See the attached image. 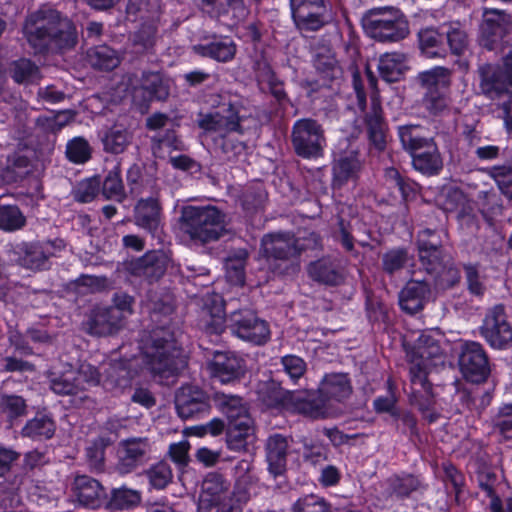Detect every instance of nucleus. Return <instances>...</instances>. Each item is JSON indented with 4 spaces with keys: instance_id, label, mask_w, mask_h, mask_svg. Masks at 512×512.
<instances>
[{
    "instance_id": "6ab92c4d",
    "label": "nucleus",
    "mask_w": 512,
    "mask_h": 512,
    "mask_svg": "<svg viewBox=\"0 0 512 512\" xmlns=\"http://www.w3.org/2000/svg\"><path fill=\"white\" fill-rule=\"evenodd\" d=\"M256 441L254 422L250 416H244L238 422L228 423L226 443L235 452H246Z\"/></svg>"
},
{
    "instance_id": "a18cd8bd",
    "label": "nucleus",
    "mask_w": 512,
    "mask_h": 512,
    "mask_svg": "<svg viewBox=\"0 0 512 512\" xmlns=\"http://www.w3.org/2000/svg\"><path fill=\"white\" fill-rule=\"evenodd\" d=\"M412 260L405 248H392L381 256L382 270L388 275H394L407 267Z\"/></svg>"
},
{
    "instance_id": "37998d69",
    "label": "nucleus",
    "mask_w": 512,
    "mask_h": 512,
    "mask_svg": "<svg viewBox=\"0 0 512 512\" xmlns=\"http://www.w3.org/2000/svg\"><path fill=\"white\" fill-rule=\"evenodd\" d=\"M9 73L18 84H32L41 77L38 66L25 58L13 61L9 66Z\"/></svg>"
},
{
    "instance_id": "2f4dec72",
    "label": "nucleus",
    "mask_w": 512,
    "mask_h": 512,
    "mask_svg": "<svg viewBox=\"0 0 512 512\" xmlns=\"http://www.w3.org/2000/svg\"><path fill=\"white\" fill-rule=\"evenodd\" d=\"M411 155L413 167L423 174H438L443 168V161L435 142Z\"/></svg>"
},
{
    "instance_id": "0e129e2a",
    "label": "nucleus",
    "mask_w": 512,
    "mask_h": 512,
    "mask_svg": "<svg viewBox=\"0 0 512 512\" xmlns=\"http://www.w3.org/2000/svg\"><path fill=\"white\" fill-rule=\"evenodd\" d=\"M293 512H331V510L324 498L310 494L295 502Z\"/></svg>"
},
{
    "instance_id": "864d4df0",
    "label": "nucleus",
    "mask_w": 512,
    "mask_h": 512,
    "mask_svg": "<svg viewBox=\"0 0 512 512\" xmlns=\"http://www.w3.org/2000/svg\"><path fill=\"white\" fill-rule=\"evenodd\" d=\"M89 60L93 67L102 70H112L120 63L116 51L106 45L92 49L89 53Z\"/></svg>"
},
{
    "instance_id": "4468645a",
    "label": "nucleus",
    "mask_w": 512,
    "mask_h": 512,
    "mask_svg": "<svg viewBox=\"0 0 512 512\" xmlns=\"http://www.w3.org/2000/svg\"><path fill=\"white\" fill-rule=\"evenodd\" d=\"M231 494L227 478L217 472L208 473L202 481L198 512H217V506Z\"/></svg>"
},
{
    "instance_id": "bb28decb",
    "label": "nucleus",
    "mask_w": 512,
    "mask_h": 512,
    "mask_svg": "<svg viewBox=\"0 0 512 512\" xmlns=\"http://www.w3.org/2000/svg\"><path fill=\"white\" fill-rule=\"evenodd\" d=\"M203 320L206 331L210 334H220L225 329L224 301L221 296L213 295L205 300Z\"/></svg>"
},
{
    "instance_id": "79ce46f5",
    "label": "nucleus",
    "mask_w": 512,
    "mask_h": 512,
    "mask_svg": "<svg viewBox=\"0 0 512 512\" xmlns=\"http://www.w3.org/2000/svg\"><path fill=\"white\" fill-rule=\"evenodd\" d=\"M405 57L400 53H386L382 55L378 63L380 76L386 82L398 81L404 69Z\"/></svg>"
},
{
    "instance_id": "c85d7f7f",
    "label": "nucleus",
    "mask_w": 512,
    "mask_h": 512,
    "mask_svg": "<svg viewBox=\"0 0 512 512\" xmlns=\"http://www.w3.org/2000/svg\"><path fill=\"white\" fill-rule=\"evenodd\" d=\"M365 124L370 142L382 150L386 143V125L382 117L381 106L376 100H372L370 111L365 116Z\"/></svg>"
},
{
    "instance_id": "774afa93",
    "label": "nucleus",
    "mask_w": 512,
    "mask_h": 512,
    "mask_svg": "<svg viewBox=\"0 0 512 512\" xmlns=\"http://www.w3.org/2000/svg\"><path fill=\"white\" fill-rule=\"evenodd\" d=\"M106 380L108 384L115 387H124L130 379V372L122 362H113L106 369Z\"/></svg>"
},
{
    "instance_id": "39448f33",
    "label": "nucleus",
    "mask_w": 512,
    "mask_h": 512,
    "mask_svg": "<svg viewBox=\"0 0 512 512\" xmlns=\"http://www.w3.org/2000/svg\"><path fill=\"white\" fill-rule=\"evenodd\" d=\"M319 396L299 404V411L313 419L334 416L336 410L331 401L343 402L352 393V386L345 373L326 374L319 386Z\"/></svg>"
},
{
    "instance_id": "f03ea898",
    "label": "nucleus",
    "mask_w": 512,
    "mask_h": 512,
    "mask_svg": "<svg viewBox=\"0 0 512 512\" xmlns=\"http://www.w3.org/2000/svg\"><path fill=\"white\" fill-rule=\"evenodd\" d=\"M249 118L240 115L239 109L229 104L221 110L202 115L198 125L206 132H214L219 135L215 143L219 146L225 159L231 161L246 154L247 145L244 141L238 140L233 133L243 136L250 126L246 125Z\"/></svg>"
},
{
    "instance_id": "20e7f679",
    "label": "nucleus",
    "mask_w": 512,
    "mask_h": 512,
    "mask_svg": "<svg viewBox=\"0 0 512 512\" xmlns=\"http://www.w3.org/2000/svg\"><path fill=\"white\" fill-rule=\"evenodd\" d=\"M180 222L192 240L203 244L218 240L225 231V215L212 205L183 207Z\"/></svg>"
},
{
    "instance_id": "f704fd0d",
    "label": "nucleus",
    "mask_w": 512,
    "mask_h": 512,
    "mask_svg": "<svg viewBox=\"0 0 512 512\" xmlns=\"http://www.w3.org/2000/svg\"><path fill=\"white\" fill-rule=\"evenodd\" d=\"M193 50L201 56L210 57L220 62H227L234 58L236 46L232 40L225 38L207 44L195 45Z\"/></svg>"
},
{
    "instance_id": "7ed1b4c3",
    "label": "nucleus",
    "mask_w": 512,
    "mask_h": 512,
    "mask_svg": "<svg viewBox=\"0 0 512 512\" xmlns=\"http://www.w3.org/2000/svg\"><path fill=\"white\" fill-rule=\"evenodd\" d=\"M141 354L147 370L161 378L175 375L186 365L173 335L163 328L152 331Z\"/></svg>"
},
{
    "instance_id": "e2e57ef3",
    "label": "nucleus",
    "mask_w": 512,
    "mask_h": 512,
    "mask_svg": "<svg viewBox=\"0 0 512 512\" xmlns=\"http://www.w3.org/2000/svg\"><path fill=\"white\" fill-rule=\"evenodd\" d=\"M267 200V193L261 184L248 188L242 195V206L248 212H255L263 208Z\"/></svg>"
},
{
    "instance_id": "c03bdc74",
    "label": "nucleus",
    "mask_w": 512,
    "mask_h": 512,
    "mask_svg": "<svg viewBox=\"0 0 512 512\" xmlns=\"http://www.w3.org/2000/svg\"><path fill=\"white\" fill-rule=\"evenodd\" d=\"M51 255L49 244H31L26 248L25 254L21 258V265L31 270L44 269Z\"/></svg>"
},
{
    "instance_id": "c9c22d12",
    "label": "nucleus",
    "mask_w": 512,
    "mask_h": 512,
    "mask_svg": "<svg viewBox=\"0 0 512 512\" xmlns=\"http://www.w3.org/2000/svg\"><path fill=\"white\" fill-rule=\"evenodd\" d=\"M388 490L397 498L409 497L414 492H423V482L412 474L393 475L387 479Z\"/></svg>"
},
{
    "instance_id": "603ef678",
    "label": "nucleus",
    "mask_w": 512,
    "mask_h": 512,
    "mask_svg": "<svg viewBox=\"0 0 512 512\" xmlns=\"http://www.w3.org/2000/svg\"><path fill=\"white\" fill-rule=\"evenodd\" d=\"M141 502V493L138 490L127 487L113 489L111 492L108 507L111 509H129Z\"/></svg>"
},
{
    "instance_id": "9b49d317",
    "label": "nucleus",
    "mask_w": 512,
    "mask_h": 512,
    "mask_svg": "<svg viewBox=\"0 0 512 512\" xmlns=\"http://www.w3.org/2000/svg\"><path fill=\"white\" fill-rule=\"evenodd\" d=\"M481 333L494 348L503 349L512 344V327L507 321L503 305L488 310L481 326Z\"/></svg>"
},
{
    "instance_id": "ddd939ff",
    "label": "nucleus",
    "mask_w": 512,
    "mask_h": 512,
    "mask_svg": "<svg viewBox=\"0 0 512 512\" xmlns=\"http://www.w3.org/2000/svg\"><path fill=\"white\" fill-rule=\"evenodd\" d=\"M152 446L147 437H132L122 440L118 446L117 469L122 474L131 473L149 459Z\"/></svg>"
},
{
    "instance_id": "aec40b11",
    "label": "nucleus",
    "mask_w": 512,
    "mask_h": 512,
    "mask_svg": "<svg viewBox=\"0 0 512 512\" xmlns=\"http://www.w3.org/2000/svg\"><path fill=\"white\" fill-rule=\"evenodd\" d=\"M442 335L438 331L427 330L418 333L413 340L408 355L412 359L427 362L428 360L441 358L443 349L441 347Z\"/></svg>"
},
{
    "instance_id": "412c9836",
    "label": "nucleus",
    "mask_w": 512,
    "mask_h": 512,
    "mask_svg": "<svg viewBox=\"0 0 512 512\" xmlns=\"http://www.w3.org/2000/svg\"><path fill=\"white\" fill-rule=\"evenodd\" d=\"M139 83V86L134 88V96L140 94L145 102L163 101L169 96L170 82L160 72H143Z\"/></svg>"
},
{
    "instance_id": "423d86ee",
    "label": "nucleus",
    "mask_w": 512,
    "mask_h": 512,
    "mask_svg": "<svg viewBox=\"0 0 512 512\" xmlns=\"http://www.w3.org/2000/svg\"><path fill=\"white\" fill-rule=\"evenodd\" d=\"M362 25L369 37L380 42H397L409 34L404 15L392 7L370 9L364 14Z\"/></svg>"
},
{
    "instance_id": "f257e3e1",
    "label": "nucleus",
    "mask_w": 512,
    "mask_h": 512,
    "mask_svg": "<svg viewBox=\"0 0 512 512\" xmlns=\"http://www.w3.org/2000/svg\"><path fill=\"white\" fill-rule=\"evenodd\" d=\"M22 30L35 53L52 48L71 49L77 43V32L72 21L48 7L29 14Z\"/></svg>"
},
{
    "instance_id": "e433bc0d",
    "label": "nucleus",
    "mask_w": 512,
    "mask_h": 512,
    "mask_svg": "<svg viewBox=\"0 0 512 512\" xmlns=\"http://www.w3.org/2000/svg\"><path fill=\"white\" fill-rule=\"evenodd\" d=\"M450 51L454 55H463L469 48V36L465 27L459 22H451L441 27Z\"/></svg>"
},
{
    "instance_id": "69168bd1",
    "label": "nucleus",
    "mask_w": 512,
    "mask_h": 512,
    "mask_svg": "<svg viewBox=\"0 0 512 512\" xmlns=\"http://www.w3.org/2000/svg\"><path fill=\"white\" fill-rule=\"evenodd\" d=\"M257 493L258 478L255 475L236 479L235 491L232 494L238 497L240 502L246 504Z\"/></svg>"
},
{
    "instance_id": "c756f323",
    "label": "nucleus",
    "mask_w": 512,
    "mask_h": 512,
    "mask_svg": "<svg viewBox=\"0 0 512 512\" xmlns=\"http://www.w3.org/2000/svg\"><path fill=\"white\" fill-rule=\"evenodd\" d=\"M309 276L326 285H338L343 281V274L338 263L330 258H322L308 267Z\"/></svg>"
},
{
    "instance_id": "dca6fc26",
    "label": "nucleus",
    "mask_w": 512,
    "mask_h": 512,
    "mask_svg": "<svg viewBox=\"0 0 512 512\" xmlns=\"http://www.w3.org/2000/svg\"><path fill=\"white\" fill-rule=\"evenodd\" d=\"M175 407L182 419L202 417L210 409L205 393L194 386H183L177 391Z\"/></svg>"
},
{
    "instance_id": "49530a36",
    "label": "nucleus",
    "mask_w": 512,
    "mask_h": 512,
    "mask_svg": "<svg viewBox=\"0 0 512 512\" xmlns=\"http://www.w3.org/2000/svg\"><path fill=\"white\" fill-rule=\"evenodd\" d=\"M50 387L56 394L69 395L79 391L76 371L71 367L61 373H50Z\"/></svg>"
},
{
    "instance_id": "8fccbe9b",
    "label": "nucleus",
    "mask_w": 512,
    "mask_h": 512,
    "mask_svg": "<svg viewBox=\"0 0 512 512\" xmlns=\"http://www.w3.org/2000/svg\"><path fill=\"white\" fill-rule=\"evenodd\" d=\"M422 106L430 115L438 116L445 114L450 108L448 91L439 89L426 91L422 99Z\"/></svg>"
},
{
    "instance_id": "9d476101",
    "label": "nucleus",
    "mask_w": 512,
    "mask_h": 512,
    "mask_svg": "<svg viewBox=\"0 0 512 512\" xmlns=\"http://www.w3.org/2000/svg\"><path fill=\"white\" fill-rule=\"evenodd\" d=\"M227 328L236 337L257 345L265 343L270 336L267 322L248 309L232 312L227 318Z\"/></svg>"
},
{
    "instance_id": "473e14b6",
    "label": "nucleus",
    "mask_w": 512,
    "mask_h": 512,
    "mask_svg": "<svg viewBox=\"0 0 512 512\" xmlns=\"http://www.w3.org/2000/svg\"><path fill=\"white\" fill-rule=\"evenodd\" d=\"M132 139L131 131L122 124H115L104 132L101 141L105 152L121 154L131 144Z\"/></svg>"
},
{
    "instance_id": "6e6552de",
    "label": "nucleus",
    "mask_w": 512,
    "mask_h": 512,
    "mask_svg": "<svg viewBox=\"0 0 512 512\" xmlns=\"http://www.w3.org/2000/svg\"><path fill=\"white\" fill-rule=\"evenodd\" d=\"M479 88L490 99H496L512 87V50L501 59L500 64L484 63L478 67Z\"/></svg>"
},
{
    "instance_id": "de8ad7c7",
    "label": "nucleus",
    "mask_w": 512,
    "mask_h": 512,
    "mask_svg": "<svg viewBox=\"0 0 512 512\" xmlns=\"http://www.w3.org/2000/svg\"><path fill=\"white\" fill-rule=\"evenodd\" d=\"M314 65L321 77L326 81H335L342 78V67L330 51L317 54Z\"/></svg>"
},
{
    "instance_id": "1a4fd4ad",
    "label": "nucleus",
    "mask_w": 512,
    "mask_h": 512,
    "mask_svg": "<svg viewBox=\"0 0 512 512\" xmlns=\"http://www.w3.org/2000/svg\"><path fill=\"white\" fill-rule=\"evenodd\" d=\"M291 140L296 154L305 159L321 156L326 144L322 126L311 118L299 119L294 123Z\"/></svg>"
},
{
    "instance_id": "680f3d73",
    "label": "nucleus",
    "mask_w": 512,
    "mask_h": 512,
    "mask_svg": "<svg viewBox=\"0 0 512 512\" xmlns=\"http://www.w3.org/2000/svg\"><path fill=\"white\" fill-rule=\"evenodd\" d=\"M103 195L107 199H121L124 194V186L120 177V166L117 164L108 172L103 182Z\"/></svg>"
},
{
    "instance_id": "f8f14e48",
    "label": "nucleus",
    "mask_w": 512,
    "mask_h": 512,
    "mask_svg": "<svg viewBox=\"0 0 512 512\" xmlns=\"http://www.w3.org/2000/svg\"><path fill=\"white\" fill-rule=\"evenodd\" d=\"M208 369L213 379L222 384L240 381L247 372L246 361L231 351H215L208 363Z\"/></svg>"
},
{
    "instance_id": "393cba45",
    "label": "nucleus",
    "mask_w": 512,
    "mask_h": 512,
    "mask_svg": "<svg viewBox=\"0 0 512 512\" xmlns=\"http://www.w3.org/2000/svg\"><path fill=\"white\" fill-rule=\"evenodd\" d=\"M88 331L95 336H107L117 332L122 323L118 318V311L115 309L97 308L95 309L88 322Z\"/></svg>"
},
{
    "instance_id": "b1692460",
    "label": "nucleus",
    "mask_w": 512,
    "mask_h": 512,
    "mask_svg": "<svg viewBox=\"0 0 512 512\" xmlns=\"http://www.w3.org/2000/svg\"><path fill=\"white\" fill-rule=\"evenodd\" d=\"M160 216L161 206L156 194L140 199L135 206V223L152 234L159 229Z\"/></svg>"
},
{
    "instance_id": "a878e982",
    "label": "nucleus",
    "mask_w": 512,
    "mask_h": 512,
    "mask_svg": "<svg viewBox=\"0 0 512 512\" xmlns=\"http://www.w3.org/2000/svg\"><path fill=\"white\" fill-rule=\"evenodd\" d=\"M398 135L403 148L410 155L431 146L434 139L428 135L427 129L420 125H404L398 129Z\"/></svg>"
},
{
    "instance_id": "a19ab883",
    "label": "nucleus",
    "mask_w": 512,
    "mask_h": 512,
    "mask_svg": "<svg viewBox=\"0 0 512 512\" xmlns=\"http://www.w3.org/2000/svg\"><path fill=\"white\" fill-rule=\"evenodd\" d=\"M418 79L426 91L434 89L448 91L451 83V71L448 68L437 66L421 72Z\"/></svg>"
},
{
    "instance_id": "4d7b16f0",
    "label": "nucleus",
    "mask_w": 512,
    "mask_h": 512,
    "mask_svg": "<svg viewBox=\"0 0 512 512\" xmlns=\"http://www.w3.org/2000/svg\"><path fill=\"white\" fill-rule=\"evenodd\" d=\"M488 174L495 181L500 192L512 200V165L493 166Z\"/></svg>"
},
{
    "instance_id": "58836bf2",
    "label": "nucleus",
    "mask_w": 512,
    "mask_h": 512,
    "mask_svg": "<svg viewBox=\"0 0 512 512\" xmlns=\"http://www.w3.org/2000/svg\"><path fill=\"white\" fill-rule=\"evenodd\" d=\"M361 164L355 153L340 157L333 165L334 183L341 186L348 180L354 179Z\"/></svg>"
},
{
    "instance_id": "5701e85b",
    "label": "nucleus",
    "mask_w": 512,
    "mask_h": 512,
    "mask_svg": "<svg viewBox=\"0 0 512 512\" xmlns=\"http://www.w3.org/2000/svg\"><path fill=\"white\" fill-rule=\"evenodd\" d=\"M268 469L275 477L282 475L287 466L289 438L281 434L271 435L266 441Z\"/></svg>"
},
{
    "instance_id": "cd10ccee",
    "label": "nucleus",
    "mask_w": 512,
    "mask_h": 512,
    "mask_svg": "<svg viewBox=\"0 0 512 512\" xmlns=\"http://www.w3.org/2000/svg\"><path fill=\"white\" fill-rule=\"evenodd\" d=\"M165 257L157 252H150L131 262V272L134 275L148 279H158L165 272Z\"/></svg>"
},
{
    "instance_id": "7c9ffc66",
    "label": "nucleus",
    "mask_w": 512,
    "mask_h": 512,
    "mask_svg": "<svg viewBox=\"0 0 512 512\" xmlns=\"http://www.w3.org/2000/svg\"><path fill=\"white\" fill-rule=\"evenodd\" d=\"M325 13L326 8L322 2V4H317V7L311 6L294 10L292 16L300 30L316 31L327 22Z\"/></svg>"
},
{
    "instance_id": "4be33fe9",
    "label": "nucleus",
    "mask_w": 512,
    "mask_h": 512,
    "mask_svg": "<svg viewBox=\"0 0 512 512\" xmlns=\"http://www.w3.org/2000/svg\"><path fill=\"white\" fill-rule=\"evenodd\" d=\"M510 18L499 10H485L484 21L481 27L482 36L485 38V46L493 49L494 45L501 41L508 32Z\"/></svg>"
},
{
    "instance_id": "09e8293b",
    "label": "nucleus",
    "mask_w": 512,
    "mask_h": 512,
    "mask_svg": "<svg viewBox=\"0 0 512 512\" xmlns=\"http://www.w3.org/2000/svg\"><path fill=\"white\" fill-rule=\"evenodd\" d=\"M442 31L434 29H425L419 33V43L422 52L429 58L443 57L445 49L442 45Z\"/></svg>"
},
{
    "instance_id": "5fc2aeb1",
    "label": "nucleus",
    "mask_w": 512,
    "mask_h": 512,
    "mask_svg": "<svg viewBox=\"0 0 512 512\" xmlns=\"http://www.w3.org/2000/svg\"><path fill=\"white\" fill-rule=\"evenodd\" d=\"M492 431L505 440L512 439V403L498 408L492 418Z\"/></svg>"
},
{
    "instance_id": "4c0bfd02",
    "label": "nucleus",
    "mask_w": 512,
    "mask_h": 512,
    "mask_svg": "<svg viewBox=\"0 0 512 512\" xmlns=\"http://www.w3.org/2000/svg\"><path fill=\"white\" fill-rule=\"evenodd\" d=\"M427 367V362L411 358L409 374L414 395L430 397L432 394V384L428 381Z\"/></svg>"
},
{
    "instance_id": "3c124183",
    "label": "nucleus",
    "mask_w": 512,
    "mask_h": 512,
    "mask_svg": "<svg viewBox=\"0 0 512 512\" xmlns=\"http://www.w3.org/2000/svg\"><path fill=\"white\" fill-rule=\"evenodd\" d=\"M434 277V289L444 291L453 288L460 281V272L455 267L452 260H448L444 265L432 273Z\"/></svg>"
},
{
    "instance_id": "bf43d9fd",
    "label": "nucleus",
    "mask_w": 512,
    "mask_h": 512,
    "mask_svg": "<svg viewBox=\"0 0 512 512\" xmlns=\"http://www.w3.org/2000/svg\"><path fill=\"white\" fill-rule=\"evenodd\" d=\"M25 217L17 206H0V229L14 231L25 224Z\"/></svg>"
},
{
    "instance_id": "72a5a7b5",
    "label": "nucleus",
    "mask_w": 512,
    "mask_h": 512,
    "mask_svg": "<svg viewBox=\"0 0 512 512\" xmlns=\"http://www.w3.org/2000/svg\"><path fill=\"white\" fill-rule=\"evenodd\" d=\"M213 401L215 406L226 415L228 423L238 422L244 416H250L243 399L239 396L215 393Z\"/></svg>"
},
{
    "instance_id": "13d9d810",
    "label": "nucleus",
    "mask_w": 512,
    "mask_h": 512,
    "mask_svg": "<svg viewBox=\"0 0 512 512\" xmlns=\"http://www.w3.org/2000/svg\"><path fill=\"white\" fill-rule=\"evenodd\" d=\"M418 252L420 262L429 274L439 270L442 265L451 259L448 254L444 253L442 248L418 249Z\"/></svg>"
},
{
    "instance_id": "a211bd4d",
    "label": "nucleus",
    "mask_w": 512,
    "mask_h": 512,
    "mask_svg": "<svg viewBox=\"0 0 512 512\" xmlns=\"http://www.w3.org/2000/svg\"><path fill=\"white\" fill-rule=\"evenodd\" d=\"M73 490L76 501L83 507L96 509L106 499V491L100 482L86 475L75 478Z\"/></svg>"
},
{
    "instance_id": "2eb2a0df",
    "label": "nucleus",
    "mask_w": 512,
    "mask_h": 512,
    "mask_svg": "<svg viewBox=\"0 0 512 512\" xmlns=\"http://www.w3.org/2000/svg\"><path fill=\"white\" fill-rule=\"evenodd\" d=\"M459 366L463 376L471 382L483 381L489 373L488 358L483 347L477 342L463 346Z\"/></svg>"
},
{
    "instance_id": "f3484780",
    "label": "nucleus",
    "mask_w": 512,
    "mask_h": 512,
    "mask_svg": "<svg viewBox=\"0 0 512 512\" xmlns=\"http://www.w3.org/2000/svg\"><path fill=\"white\" fill-rule=\"evenodd\" d=\"M433 300V290L426 280H410L399 293V305L407 314L422 311Z\"/></svg>"
},
{
    "instance_id": "052dcab7",
    "label": "nucleus",
    "mask_w": 512,
    "mask_h": 512,
    "mask_svg": "<svg viewBox=\"0 0 512 512\" xmlns=\"http://www.w3.org/2000/svg\"><path fill=\"white\" fill-rule=\"evenodd\" d=\"M25 400L17 395H3L0 398V413L12 421L25 414Z\"/></svg>"
},
{
    "instance_id": "ea45409f",
    "label": "nucleus",
    "mask_w": 512,
    "mask_h": 512,
    "mask_svg": "<svg viewBox=\"0 0 512 512\" xmlns=\"http://www.w3.org/2000/svg\"><path fill=\"white\" fill-rule=\"evenodd\" d=\"M54 421L47 415H36L22 429V435L34 440L49 439L54 435Z\"/></svg>"
},
{
    "instance_id": "6e6d98bb",
    "label": "nucleus",
    "mask_w": 512,
    "mask_h": 512,
    "mask_svg": "<svg viewBox=\"0 0 512 512\" xmlns=\"http://www.w3.org/2000/svg\"><path fill=\"white\" fill-rule=\"evenodd\" d=\"M91 147L83 137H74L66 145V156L75 164H83L91 158Z\"/></svg>"
},
{
    "instance_id": "0eeeda50",
    "label": "nucleus",
    "mask_w": 512,
    "mask_h": 512,
    "mask_svg": "<svg viewBox=\"0 0 512 512\" xmlns=\"http://www.w3.org/2000/svg\"><path fill=\"white\" fill-rule=\"evenodd\" d=\"M319 245L320 237L316 233L305 238H296L290 233H273L262 238L260 251L268 261L294 262L302 251L316 249Z\"/></svg>"
},
{
    "instance_id": "338daca9",
    "label": "nucleus",
    "mask_w": 512,
    "mask_h": 512,
    "mask_svg": "<svg viewBox=\"0 0 512 512\" xmlns=\"http://www.w3.org/2000/svg\"><path fill=\"white\" fill-rule=\"evenodd\" d=\"M150 484L156 489H163L172 479V471L166 462H158L146 472Z\"/></svg>"
}]
</instances>
